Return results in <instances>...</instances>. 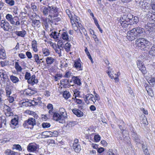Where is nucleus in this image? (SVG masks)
<instances>
[{
  "mask_svg": "<svg viewBox=\"0 0 155 155\" xmlns=\"http://www.w3.org/2000/svg\"><path fill=\"white\" fill-rule=\"evenodd\" d=\"M4 108L5 109V115L8 117L12 116L13 113L12 111V110L8 106L5 104L4 106Z\"/></svg>",
  "mask_w": 155,
  "mask_h": 155,
  "instance_id": "nucleus-9",
  "label": "nucleus"
},
{
  "mask_svg": "<svg viewBox=\"0 0 155 155\" xmlns=\"http://www.w3.org/2000/svg\"><path fill=\"white\" fill-rule=\"evenodd\" d=\"M63 97L66 99H68L71 96L70 92L67 91L63 92Z\"/></svg>",
  "mask_w": 155,
  "mask_h": 155,
  "instance_id": "nucleus-36",
  "label": "nucleus"
},
{
  "mask_svg": "<svg viewBox=\"0 0 155 155\" xmlns=\"http://www.w3.org/2000/svg\"><path fill=\"white\" fill-rule=\"evenodd\" d=\"M77 124V122L75 121H69L67 122L66 127L68 128H69L74 126Z\"/></svg>",
  "mask_w": 155,
  "mask_h": 155,
  "instance_id": "nucleus-33",
  "label": "nucleus"
},
{
  "mask_svg": "<svg viewBox=\"0 0 155 155\" xmlns=\"http://www.w3.org/2000/svg\"><path fill=\"white\" fill-rule=\"evenodd\" d=\"M147 93L151 97H152L153 96V91L151 88H149L148 90L147 89Z\"/></svg>",
  "mask_w": 155,
  "mask_h": 155,
  "instance_id": "nucleus-47",
  "label": "nucleus"
},
{
  "mask_svg": "<svg viewBox=\"0 0 155 155\" xmlns=\"http://www.w3.org/2000/svg\"><path fill=\"white\" fill-rule=\"evenodd\" d=\"M1 27L5 31H8L9 29L10 25L7 21L2 20L0 22Z\"/></svg>",
  "mask_w": 155,
  "mask_h": 155,
  "instance_id": "nucleus-10",
  "label": "nucleus"
},
{
  "mask_svg": "<svg viewBox=\"0 0 155 155\" xmlns=\"http://www.w3.org/2000/svg\"><path fill=\"white\" fill-rule=\"evenodd\" d=\"M15 68L18 71L21 72V71L22 68L18 62H15Z\"/></svg>",
  "mask_w": 155,
  "mask_h": 155,
  "instance_id": "nucleus-43",
  "label": "nucleus"
},
{
  "mask_svg": "<svg viewBox=\"0 0 155 155\" xmlns=\"http://www.w3.org/2000/svg\"><path fill=\"white\" fill-rule=\"evenodd\" d=\"M35 76L34 74L31 76L30 78L27 81L28 83L32 85L35 84L37 83L38 82V80L37 79H35Z\"/></svg>",
  "mask_w": 155,
  "mask_h": 155,
  "instance_id": "nucleus-13",
  "label": "nucleus"
},
{
  "mask_svg": "<svg viewBox=\"0 0 155 155\" xmlns=\"http://www.w3.org/2000/svg\"><path fill=\"white\" fill-rule=\"evenodd\" d=\"M10 78L11 80L13 83H17L19 81L18 78L13 75H11Z\"/></svg>",
  "mask_w": 155,
  "mask_h": 155,
  "instance_id": "nucleus-29",
  "label": "nucleus"
},
{
  "mask_svg": "<svg viewBox=\"0 0 155 155\" xmlns=\"http://www.w3.org/2000/svg\"><path fill=\"white\" fill-rule=\"evenodd\" d=\"M72 74L70 71L67 72L64 77L65 78H69L72 76Z\"/></svg>",
  "mask_w": 155,
  "mask_h": 155,
  "instance_id": "nucleus-55",
  "label": "nucleus"
},
{
  "mask_svg": "<svg viewBox=\"0 0 155 155\" xmlns=\"http://www.w3.org/2000/svg\"><path fill=\"white\" fill-rule=\"evenodd\" d=\"M104 150V148L103 147H100L97 149V152L99 153H102Z\"/></svg>",
  "mask_w": 155,
  "mask_h": 155,
  "instance_id": "nucleus-64",
  "label": "nucleus"
},
{
  "mask_svg": "<svg viewBox=\"0 0 155 155\" xmlns=\"http://www.w3.org/2000/svg\"><path fill=\"white\" fill-rule=\"evenodd\" d=\"M1 64L2 67H4L7 65L8 63L5 61H1Z\"/></svg>",
  "mask_w": 155,
  "mask_h": 155,
  "instance_id": "nucleus-61",
  "label": "nucleus"
},
{
  "mask_svg": "<svg viewBox=\"0 0 155 155\" xmlns=\"http://www.w3.org/2000/svg\"><path fill=\"white\" fill-rule=\"evenodd\" d=\"M149 83L151 84L152 85L155 84V78H151L149 81Z\"/></svg>",
  "mask_w": 155,
  "mask_h": 155,
  "instance_id": "nucleus-57",
  "label": "nucleus"
},
{
  "mask_svg": "<svg viewBox=\"0 0 155 155\" xmlns=\"http://www.w3.org/2000/svg\"><path fill=\"white\" fill-rule=\"evenodd\" d=\"M57 16L54 17H51V18L54 20L55 22H58L61 20V17L60 15H58V12Z\"/></svg>",
  "mask_w": 155,
  "mask_h": 155,
  "instance_id": "nucleus-38",
  "label": "nucleus"
},
{
  "mask_svg": "<svg viewBox=\"0 0 155 155\" xmlns=\"http://www.w3.org/2000/svg\"><path fill=\"white\" fill-rule=\"evenodd\" d=\"M137 65L139 70L143 73L145 74L146 73V68L142 61H138L137 62Z\"/></svg>",
  "mask_w": 155,
  "mask_h": 155,
  "instance_id": "nucleus-11",
  "label": "nucleus"
},
{
  "mask_svg": "<svg viewBox=\"0 0 155 155\" xmlns=\"http://www.w3.org/2000/svg\"><path fill=\"white\" fill-rule=\"evenodd\" d=\"M137 2H139V6L140 7L143 9L144 10L145 12L146 10H148L150 6V4L149 3L146 2L145 1H140V0H137ZM137 2V1H136Z\"/></svg>",
  "mask_w": 155,
  "mask_h": 155,
  "instance_id": "nucleus-6",
  "label": "nucleus"
},
{
  "mask_svg": "<svg viewBox=\"0 0 155 155\" xmlns=\"http://www.w3.org/2000/svg\"><path fill=\"white\" fill-rule=\"evenodd\" d=\"M42 51L45 56H48L50 54L49 50L47 48H43L42 49Z\"/></svg>",
  "mask_w": 155,
  "mask_h": 155,
  "instance_id": "nucleus-40",
  "label": "nucleus"
},
{
  "mask_svg": "<svg viewBox=\"0 0 155 155\" xmlns=\"http://www.w3.org/2000/svg\"><path fill=\"white\" fill-rule=\"evenodd\" d=\"M32 26L35 28H39L41 26V22L39 20L33 19L32 20Z\"/></svg>",
  "mask_w": 155,
  "mask_h": 155,
  "instance_id": "nucleus-19",
  "label": "nucleus"
},
{
  "mask_svg": "<svg viewBox=\"0 0 155 155\" xmlns=\"http://www.w3.org/2000/svg\"><path fill=\"white\" fill-rule=\"evenodd\" d=\"M36 92V91L35 90H32L30 89H26L25 91V94L26 95L29 96H31V95L34 94Z\"/></svg>",
  "mask_w": 155,
  "mask_h": 155,
  "instance_id": "nucleus-20",
  "label": "nucleus"
},
{
  "mask_svg": "<svg viewBox=\"0 0 155 155\" xmlns=\"http://www.w3.org/2000/svg\"><path fill=\"white\" fill-rule=\"evenodd\" d=\"M94 21V23H95V25L97 27V28H98L99 31H100V32L101 33H102L103 31L102 30V29H101V28L100 27V26L97 22V19L96 20V21Z\"/></svg>",
  "mask_w": 155,
  "mask_h": 155,
  "instance_id": "nucleus-54",
  "label": "nucleus"
},
{
  "mask_svg": "<svg viewBox=\"0 0 155 155\" xmlns=\"http://www.w3.org/2000/svg\"><path fill=\"white\" fill-rule=\"evenodd\" d=\"M37 148L36 144L33 143H30L27 147V149L30 152L35 151Z\"/></svg>",
  "mask_w": 155,
  "mask_h": 155,
  "instance_id": "nucleus-16",
  "label": "nucleus"
},
{
  "mask_svg": "<svg viewBox=\"0 0 155 155\" xmlns=\"http://www.w3.org/2000/svg\"><path fill=\"white\" fill-rule=\"evenodd\" d=\"M42 126L43 128H46L50 127V124L47 123H43L42 124Z\"/></svg>",
  "mask_w": 155,
  "mask_h": 155,
  "instance_id": "nucleus-50",
  "label": "nucleus"
},
{
  "mask_svg": "<svg viewBox=\"0 0 155 155\" xmlns=\"http://www.w3.org/2000/svg\"><path fill=\"white\" fill-rule=\"evenodd\" d=\"M132 17V15L130 14L128 15L127 16L126 15H124L123 16L120 17L118 20V24H121V22H127L128 21H130V20H132V18H130V17Z\"/></svg>",
  "mask_w": 155,
  "mask_h": 155,
  "instance_id": "nucleus-8",
  "label": "nucleus"
},
{
  "mask_svg": "<svg viewBox=\"0 0 155 155\" xmlns=\"http://www.w3.org/2000/svg\"><path fill=\"white\" fill-rule=\"evenodd\" d=\"M5 17L6 19L12 25L15 24V21L16 20V18H18L17 17H13L12 15L9 14L6 15Z\"/></svg>",
  "mask_w": 155,
  "mask_h": 155,
  "instance_id": "nucleus-12",
  "label": "nucleus"
},
{
  "mask_svg": "<svg viewBox=\"0 0 155 155\" xmlns=\"http://www.w3.org/2000/svg\"><path fill=\"white\" fill-rule=\"evenodd\" d=\"M132 17H130V18H132V20H130V21L131 25L137 24L139 21L138 18L136 16L134 17L133 18V15H132Z\"/></svg>",
  "mask_w": 155,
  "mask_h": 155,
  "instance_id": "nucleus-25",
  "label": "nucleus"
},
{
  "mask_svg": "<svg viewBox=\"0 0 155 155\" xmlns=\"http://www.w3.org/2000/svg\"><path fill=\"white\" fill-rule=\"evenodd\" d=\"M72 78L75 84L79 86L81 85V80L78 77L73 76L72 77Z\"/></svg>",
  "mask_w": 155,
  "mask_h": 155,
  "instance_id": "nucleus-31",
  "label": "nucleus"
},
{
  "mask_svg": "<svg viewBox=\"0 0 155 155\" xmlns=\"http://www.w3.org/2000/svg\"><path fill=\"white\" fill-rule=\"evenodd\" d=\"M149 52L151 55L155 56V45H153Z\"/></svg>",
  "mask_w": 155,
  "mask_h": 155,
  "instance_id": "nucleus-35",
  "label": "nucleus"
},
{
  "mask_svg": "<svg viewBox=\"0 0 155 155\" xmlns=\"http://www.w3.org/2000/svg\"><path fill=\"white\" fill-rule=\"evenodd\" d=\"M8 73L7 72L4 71L2 75V77L4 80H8L7 81H9V80L8 76Z\"/></svg>",
  "mask_w": 155,
  "mask_h": 155,
  "instance_id": "nucleus-42",
  "label": "nucleus"
},
{
  "mask_svg": "<svg viewBox=\"0 0 155 155\" xmlns=\"http://www.w3.org/2000/svg\"><path fill=\"white\" fill-rule=\"evenodd\" d=\"M59 113L61 115L62 114L63 115V117H65V114H66V113L65 110V109L63 108H61L59 109Z\"/></svg>",
  "mask_w": 155,
  "mask_h": 155,
  "instance_id": "nucleus-45",
  "label": "nucleus"
},
{
  "mask_svg": "<svg viewBox=\"0 0 155 155\" xmlns=\"http://www.w3.org/2000/svg\"><path fill=\"white\" fill-rule=\"evenodd\" d=\"M7 98V99L10 103H12L14 101V98L13 97L8 96Z\"/></svg>",
  "mask_w": 155,
  "mask_h": 155,
  "instance_id": "nucleus-51",
  "label": "nucleus"
},
{
  "mask_svg": "<svg viewBox=\"0 0 155 155\" xmlns=\"http://www.w3.org/2000/svg\"><path fill=\"white\" fill-rule=\"evenodd\" d=\"M145 33L144 29L140 27H137L128 31L127 33V38L130 41L134 40L136 38L142 36Z\"/></svg>",
  "mask_w": 155,
  "mask_h": 155,
  "instance_id": "nucleus-1",
  "label": "nucleus"
},
{
  "mask_svg": "<svg viewBox=\"0 0 155 155\" xmlns=\"http://www.w3.org/2000/svg\"><path fill=\"white\" fill-rule=\"evenodd\" d=\"M36 124V122L35 119L34 118H30L25 121L23 125L25 128H30L31 129L33 128L34 126Z\"/></svg>",
  "mask_w": 155,
  "mask_h": 155,
  "instance_id": "nucleus-4",
  "label": "nucleus"
},
{
  "mask_svg": "<svg viewBox=\"0 0 155 155\" xmlns=\"http://www.w3.org/2000/svg\"><path fill=\"white\" fill-rule=\"evenodd\" d=\"M62 77V75L60 74H57L54 76L55 80L56 81H57L58 80L60 79Z\"/></svg>",
  "mask_w": 155,
  "mask_h": 155,
  "instance_id": "nucleus-53",
  "label": "nucleus"
},
{
  "mask_svg": "<svg viewBox=\"0 0 155 155\" xmlns=\"http://www.w3.org/2000/svg\"><path fill=\"white\" fill-rule=\"evenodd\" d=\"M12 87L8 85H7L5 88L6 95L7 97L10 95L12 93Z\"/></svg>",
  "mask_w": 155,
  "mask_h": 155,
  "instance_id": "nucleus-23",
  "label": "nucleus"
},
{
  "mask_svg": "<svg viewBox=\"0 0 155 155\" xmlns=\"http://www.w3.org/2000/svg\"><path fill=\"white\" fill-rule=\"evenodd\" d=\"M42 133L43 135L45 136V138L53 137H55L57 136L58 134V132L56 131H54L53 132L50 131H44Z\"/></svg>",
  "mask_w": 155,
  "mask_h": 155,
  "instance_id": "nucleus-7",
  "label": "nucleus"
},
{
  "mask_svg": "<svg viewBox=\"0 0 155 155\" xmlns=\"http://www.w3.org/2000/svg\"><path fill=\"white\" fill-rule=\"evenodd\" d=\"M130 21H128V22L126 21L124 22H121V24H119L118 25L122 26L123 28H128V29H130V26L131 25Z\"/></svg>",
  "mask_w": 155,
  "mask_h": 155,
  "instance_id": "nucleus-21",
  "label": "nucleus"
},
{
  "mask_svg": "<svg viewBox=\"0 0 155 155\" xmlns=\"http://www.w3.org/2000/svg\"><path fill=\"white\" fill-rule=\"evenodd\" d=\"M101 139L100 136L98 135H97L94 136V139L96 142H98Z\"/></svg>",
  "mask_w": 155,
  "mask_h": 155,
  "instance_id": "nucleus-52",
  "label": "nucleus"
},
{
  "mask_svg": "<svg viewBox=\"0 0 155 155\" xmlns=\"http://www.w3.org/2000/svg\"><path fill=\"white\" fill-rule=\"evenodd\" d=\"M49 116L50 117H52L54 120L58 121L60 123H63L64 122V117H63V115H61L55 111L53 112V114H50Z\"/></svg>",
  "mask_w": 155,
  "mask_h": 155,
  "instance_id": "nucleus-5",
  "label": "nucleus"
},
{
  "mask_svg": "<svg viewBox=\"0 0 155 155\" xmlns=\"http://www.w3.org/2000/svg\"><path fill=\"white\" fill-rule=\"evenodd\" d=\"M78 26L79 27V31H80V32L81 33V35H82V32L81 31V30L82 31V32L84 33L85 36H87V31L85 29V28L83 27L82 25L81 24H80L78 25Z\"/></svg>",
  "mask_w": 155,
  "mask_h": 155,
  "instance_id": "nucleus-24",
  "label": "nucleus"
},
{
  "mask_svg": "<svg viewBox=\"0 0 155 155\" xmlns=\"http://www.w3.org/2000/svg\"><path fill=\"white\" fill-rule=\"evenodd\" d=\"M94 101L95 102H96V101H99L100 99V98L99 96L95 92V91H94Z\"/></svg>",
  "mask_w": 155,
  "mask_h": 155,
  "instance_id": "nucleus-48",
  "label": "nucleus"
},
{
  "mask_svg": "<svg viewBox=\"0 0 155 155\" xmlns=\"http://www.w3.org/2000/svg\"><path fill=\"white\" fill-rule=\"evenodd\" d=\"M59 33H58L56 31L52 32L50 34V36L51 38H53L55 39H57L58 38Z\"/></svg>",
  "mask_w": 155,
  "mask_h": 155,
  "instance_id": "nucleus-37",
  "label": "nucleus"
},
{
  "mask_svg": "<svg viewBox=\"0 0 155 155\" xmlns=\"http://www.w3.org/2000/svg\"><path fill=\"white\" fill-rule=\"evenodd\" d=\"M34 58L35 59V61L36 62L39 60V56L37 54H35L34 55Z\"/></svg>",
  "mask_w": 155,
  "mask_h": 155,
  "instance_id": "nucleus-60",
  "label": "nucleus"
},
{
  "mask_svg": "<svg viewBox=\"0 0 155 155\" xmlns=\"http://www.w3.org/2000/svg\"><path fill=\"white\" fill-rule=\"evenodd\" d=\"M61 84L63 85L65 87L70 86L69 81L68 79H63L61 80Z\"/></svg>",
  "mask_w": 155,
  "mask_h": 155,
  "instance_id": "nucleus-22",
  "label": "nucleus"
},
{
  "mask_svg": "<svg viewBox=\"0 0 155 155\" xmlns=\"http://www.w3.org/2000/svg\"><path fill=\"white\" fill-rule=\"evenodd\" d=\"M6 58V55L3 47L0 45V58L5 59Z\"/></svg>",
  "mask_w": 155,
  "mask_h": 155,
  "instance_id": "nucleus-15",
  "label": "nucleus"
},
{
  "mask_svg": "<svg viewBox=\"0 0 155 155\" xmlns=\"http://www.w3.org/2000/svg\"><path fill=\"white\" fill-rule=\"evenodd\" d=\"M18 117L16 116L12 119L11 121V123L12 125L16 126L18 124Z\"/></svg>",
  "mask_w": 155,
  "mask_h": 155,
  "instance_id": "nucleus-34",
  "label": "nucleus"
},
{
  "mask_svg": "<svg viewBox=\"0 0 155 155\" xmlns=\"http://www.w3.org/2000/svg\"><path fill=\"white\" fill-rule=\"evenodd\" d=\"M132 135L134 140L137 143H141L140 137L135 132H133Z\"/></svg>",
  "mask_w": 155,
  "mask_h": 155,
  "instance_id": "nucleus-17",
  "label": "nucleus"
},
{
  "mask_svg": "<svg viewBox=\"0 0 155 155\" xmlns=\"http://www.w3.org/2000/svg\"><path fill=\"white\" fill-rule=\"evenodd\" d=\"M58 8L54 6H48V7H44L41 11L45 16L48 15V17H55L58 14Z\"/></svg>",
  "mask_w": 155,
  "mask_h": 155,
  "instance_id": "nucleus-3",
  "label": "nucleus"
},
{
  "mask_svg": "<svg viewBox=\"0 0 155 155\" xmlns=\"http://www.w3.org/2000/svg\"><path fill=\"white\" fill-rule=\"evenodd\" d=\"M26 54L27 55V57L29 58L30 59L31 58L32 56L31 53L29 51H27L26 53Z\"/></svg>",
  "mask_w": 155,
  "mask_h": 155,
  "instance_id": "nucleus-58",
  "label": "nucleus"
},
{
  "mask_svg": "<svg viewBox=\"0 0 155 155\" xmlns=\"http://www.w3.org/2000/svg\"><path fill=\"white\" fill-rule=\"evenodd\" d=\"M15 148L16 149L19 151L22 150V148L21 146L19 144L16 145L15 146Z\"/></svg>",
  "mask_w": 155,
  "mask_h": 155,
  "instance_id": "nucleus-62",
  "label": "nucleus"
},
{
  "mask_svg": "<svg viewBox=\"0 0 155 155\" xmlns=\"http://www.w3.org/2000/svg\"><path fill=\"white\" fill-rule=\"evenodd\" d=\"M151 45V42L144 38H139L135 41L136 48L141 50H148Z\"/></svg>",
  "mask_w": 155,
  "mask_h": 155,
  "instance_id": "nucleus-2",
  "label": "nucleus"
},
{
  "mask_svg": "<svg viewBox=\"0 0 155 155\" xmlns=\"http://www.w3.org/2000/svg\"><path fill=\"white\" fill-rule=\"evenodd\" d=\"M34 99L35 101H36L37 102V103L38 104V103H41V98L40 97H38L37 98H34Z\"/></svg>",
  "mask_w": 155,
  "mask_h": 155,
  "instance_id": "nucleus-59",
  "label": "nucleus"
},
{
  "mask_svg": "<svg viewBox=\"0 0 155 155\" xmlns=\"http://www.w3.org/2000/svg\"><path fill=\"white\" fill-rule=\"evenodd\" d=\"M18 56L21 59H24L26 58L25 55L23 53L19 54Z\"/></svg>",
  "mask_w": 155,
  "mask_h": 155,
  "instance_id": "nucleus-63",
  "label": "nucleus"
},
{
  "mask_svg": "<svg viewBox=\"0 0 155 155\" xmlns=\"http://www.w3.org/2000/svg\"><path fill=\"white\" fill-rule=\"evenodd\" d=\"M30 101L31 104V106H34L38 104L37 102L35 101L34 99L33 100Z\"/></svg>",
  "mask_w": 155,
  "mask_h": 155,
  "instance_id": "nucleus-56",
  "label": "nucleus"
},
{
  "mask_svg": "<svg viewBox=\"0 0 155 155\" xmlns=\"http://www.w3.org/2000/svg\"><path fill=\"white\" fill-rule=\"evenodd\" d=\"M73 67L78 71H81L83 70V67L81 66L80 61H75L74 62Z\"/></svg>",
  "mask_w": 155,
  "mask_h": 155,
  "instance_id": "nucleus-14",
  "label": "nucleus"
},
{
  "mask_svg": "<svg viewBox=\"0 0 155 155\" xmlns=\"http://www.w3.org/2000/svg\"><path fill=\"white\" fill-rule=\"evenodd\" d=\"M6 3L8 4L9 6H12L14 5L15 2L14 0H5Z\"/></svg>",
  "mask_w": 155,
  "mask_h": 155,
  "instance_id": "nucleus-44",
  "label": "nucleus"
},
{
  "mask_svg": "<svg viewBox=\"0 0 155 155\" xmlns=\"http://www.w3.org/2000/svg\"><path fill=\"white\" fill-rule=\"evenodd\" d=\"M37 42L35 40H34L31 42V46L33 50L35 52H37L38 51Z\"/></svg>",
  "mask_w": 155,
  "mask_h": 155,
  "instance_id": "nucleus-26",
  "label": "nucleus"
},
{
  "mask_svg": "<svg viewBox=\"0 0 155 155\" xmlns=\"http://www.w3.org/2000/svg\"><path fill=\"white\" fill-rule=\"evenodd\" d=\"M22 105L23 106H25L26 107L31 106L30 101V102L29 101H26L25 102H23L22 103Z\"/></svg>",
  "mask_w": 155,
  "mask_h": 155,
  "instance_id": "nucleus-46",
  "label": "nucleus"
},
{
  "mask_svg": "<svg viewBox=\"0 0 155 155\" xmlns=\"http://www.w3.org/2000/svg\"><path fill=\"white\" fill-rule=\"evenodd\" d=\"M31 74L30 73L27 72H26L25 76V78L26 80H28L31 77Z\"/></svg>",
  "mask_w": 155,
  "mask_h": 155,
  "instance_id": "nucleus-49",
  "label": "nucleus"
},
{
  "mask_svg": "<svg viewBox=\"0 0 155 155\" xmlns=\"http://www.w3.org/2000/svg\"><path fill=\"white\" fill-rule=\"evenodd\" d=\"M73 149L76 152H78L81 150V146L78 144H73Z\"/></svg>",
  "mask_w": 155,
  "mask_h": 155,
  "instance_id": "nucleus-32",
  "label": "nucleus"
},
{
  "mask_svg": "<svg viewBox=\"0 0 155 155\" xmlns=\"http://www.w3.org/2000/svg\"><path fill=\"white\" fill-rule=\"evenodd\" d=\"M71 46L70 44L68 42L65 44L64 48L67 52H68L70 51Z\"/></svg>",
  "mask_w": 155,
  "mask_h": 155,
  "instance_id": "nucleus-41",
  "label": "nucleus"
},
{
  "mask_svg": "<svg viewBox=\"0 0 155 155\" xmlns=\"http://www.w3.org/2000/svg\"><path fill=\"white\" fill-rule=\"evenodd\" d=\"M62 37L63 39L65 41H68L69 36L67 32H64L62 34Z\"/></svg>",
  "mask_w": 155,
  "mask_h": 155,
  "instance_id": "nucleus-39",
  "label": "nucleus"
},
{
  "mask_svg": "<svg viewBox=\"0 0 155 155\" xmlns=\"http://www.w3.org/2000/svg\"><path fill=\"white\" fill-rule=\"evenodd\" d=\"M55 59L51 57H48L46 58L47 64L49 65L52 64L54 61Z\"/></svg>",
  "mask_w": 155,
  "mask_h": 155,
  "instance_id": "nucleus-27",
  "label": "nucleus"
},
{
  "mask_svg": "<svg viewBox=\"0 0 155 155\" xmlns=\"http://www.w3.org/2000/svg\"><path fill=\"white\" fill-rule=\"evenodd\" d=\"M72 111L78 117H81L83 115V113L78 109H74L72 110Z\"/></svg>",
  "mask_w": 155,
  "mask_h": 155,
  "instance_id": "nucleus-18",
  "label": "nucleus"
},
{
  "mask_svg": "<svg viewBox=\"0 0 155 155\" xmlns=\"http://www.w3.org/2000/svg\"><path fill=\"white\" fill-rule=\"evenodd\" d=\"M47 108L49 110L48 111L49 115L53 114V112L55 111L53 110V106L51 104H48L47 106Z\"/></svg>",
  "mask_w": 155,
  "mask_h": 155,
  "instance_id": "nucleus-30",
  "label": "nucleus"
},
{
  "mask_svg": "<svg viewBox=\"0 0 155 155\" xmlns=\"http://www.w3.org/2000/svg\"><path fill=\"white\" fill-rule=\"evenodd\" d=\"M26 33V32L25 30H23L20 31H16L15 34L19 36L24 37Z\"/></svg>",
  "mask_w": 155,
  "mask_h": 155,
  "instance_id": "nucleus-28",
  "label": "nucleus"
}]
</instances>
